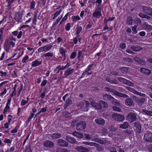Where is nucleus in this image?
<instances>
[{
	"label": "nucleus",
	"mask_w": 152,
	"mask_h": 152,
	"mask_svg": "<svg viewBox=\"0 0 152 152\" xmlns=\"http://www.w3.org/2000/svg\"><path fill=\"white\" fill-rule=\"evenodd\" d=\"M134 59L135 61L141 64L142 65H144L145 64V62L144 61H142L141 60L139 57H135L134 58Z\"/></svg>",
	"instance_id": "473e14b6"
},
{
	"label": "nucleus",
	"mask_w": 152,
	"mask_h": 152,
	"mask_svg": "<svg viewBox=\"0 0 152 152\" xmlns=\"http://www.w3.org/2000/svg\"><path fill=\"white\" fill-rule=\"evenodd\" d=\"M140 71L142 73L147 75H149L151 72L150 70L145 68H141Z\"/></svg>",
	"instance_id": "393cba45"
},
{
	"label": "nucleus",
	"mask_w": 152,
	"mask_h": 152,
	"mask_svg": "<svg viewBox=\"0 0 152 152\" xmlns=\"http://www.w3.org/2000/svg\"><path fill=\"white\" fill-rule=\"evenodd\" d=\"M28 58L29 57L28 55H26L25 57H24L22 60V62L23 63H25L26 61L28 59Z\"/></svg>",
	"instance_id": "3c124183"
},
{
	"label": "nucleus",
	"mask_w": 152,
	"mask_h": 152,
	"mask_svg": "<svg viewBox=\"0 0 152 152\" xmlns=\"http://www.w3.org/2000/svg\"><path fill=\"white\" fill-rule=\"evenodd\" d=\"M63 40L62 38L60 37H59L57 39V42L58 43H60L61 42L63 41Z\"/></svg>",
	"instance_id": "774afa93"
},
{
	"label": "nucleus",
	"mask_w": 152,
	"mask_h": 152,
	"mask_svg": "<svg viewBox=\"0 0 152 152\" xmlns=\"http://www.w3.org/2000/svg\"><path fill=\"white\" fill-rule=\"evenodd\" d=\"M85 138L87 139H90L91 137V136L88 134H85Z\"/></svg>",
	"instance_id": "e2e57ef3"
},
{
	"label": "nucleus",
	"mask_w": 152,
	"mask_h": 152,
	"mask_svg": "<svg viewBox=\"0 0 152 152\" xmlns=\"http://www.w3.org/2000/svg\"><path fill=\"white\" fill-rule=\"evenodd\" d=\"M77 53L76 52H73L72 53L70 56V58L71 59L74 58L76 56Z\"/></svg>",
	"instance_id": "603ef678"
},
{
	"label": "nucleus",
	"mask_w": 152,
	"mask_h": 152,
	"mask_svg": "<svg viewBox=\"0 0 152 152\" xmlns=\"http://www.w3.org/2000/svg\"><path fill=\"white\" fill-rule=\"evenodd\" d=\"M47 83V81L46 80H43L41 83V86H45Z\"/></svg>",
	"instance_id": "680f3d73"
},
{
	"label": "nucleus",
	"mask_w": 152,
	"mask_h": 152,
	"mask_svg": "<svg viewBox=\"0 0 152 152\" xmlns=\"http://www.w3.org/2000/svg\"><path fill=\"white\" fill-rule=\"evenodd\" d=\"M112 117L113 119L116 121L122 122L124 119V116L121 115L117 113H115L112 115Z\"/></svg>",
	"instance_id": "7ed1b4c3"
},
{
	"label": "nucleus",
	"mask_w": 152,
	"mask_h": 152,
	"mask_svg": "<svg viewBox=\"0 0 152 152\" xmlns=\"http://www.w3.org/2000/svg\"><path fill=\"white\" fill-rule=\"evenodd\" d=\"M53 56V52H48L45 54L44 56L45 57H52Z\"/></svg>",
	"instance_id": "37998d69"
},
{
	"label": "nucleus",
	"mask_w": 152,
	"mask_h": 152,
	"mask_svg": "<svg viewBox=\"0 0 152 152\" xmlns=\"http://www.w3.org/2000/svg\"><path fill=\"white\" fill-rule=\"evenodd\" d=\"M134 127L135 128V129L137 132H140L141 129V126L139 123L135 122Z\"/></svg>",
	"instance_id": "a211bd4d"
},
{
	"label": "nucleus",
	"mask_w": 152,
	"mask_h": 152,
	"mask_svg": "<svg viewBox=\"0 0 152 152\" xmlns=\"http://www.w3.org/2000/svg\"><path fill=\"white\" fill-rule=\"evenodd\" d=\"M19 128V126L18 125L16 126L11 131V133H16L18 132V130Z\"/></svg>",
	"instance_id": "ea45409f"
},
{
	"label": "nucleus",
	"mask_w": 152,
	"mask_h": 152,
	"mask_svg": "<svg viewBox=\"0 0 152 152\" xmlns=\"http://www.w3.org/2000/svg\"><path fill=\"white\" fill-rule=\"evenodd\" d=\"M17 87V85L15 84L14 87L13 88V91L11 94V96L12 97L13 96L15 95L16 94V89Z\"/></svg>",
	"instance_id": "4c0bfd02"
},
{
	"label": "nucleus",
	"mask_w": 152,
	"mask_h": 152,
	"mask_svg": "<svg viewBox=\"0 0 152 152\" xmlns=\"http://www.w3.org/2000/svg\"><path fill=\"white\" fill-rule=\"evenodd\" d=\"M131 49L132 50L135 51H140L142 49V48L138 46H135L134 45L132 46Z\"/></svg>",
	"instance_id": "4be33fe9"
},
{
	"label": "nucleus",
	"mask_w": 152,
	"mask_h": 152,
	"mask_svg": "<svg viewBox=\"0 0 152 152\" xmlns=\"http://www.w3.org/2000/svg\"><path fill=\"white\" fill-rule=\"evenodd\" d=\"M118 79L120 81L123 82L124 84L129 86L133 87L134 86V84L132 83L130 81L127 80L123 78L119 77L118 78Z\"/></svg>",
	"instance_id": "423d86ee"
},
{
	"label": "nucleus",
	"mask_w": 152,
	"mask_h": 152,
	"mask_svg": "<svg viewBox=\"0 0 152 152\" xmlns=\"http://www.w3.org/2000/svg\"><path fill=\"white\" fill-rule=\"evenodd\" d=\"M95 121L97 124L101 125L104 124L105 123L104 120L101 118L95 119Z\"/></svg>",
	"instance_id": "412c9836"
},
{
	"label": "nucleus",
	"mask_w": 152,
	"mask_h": 152,
	"mask_svg": "<svg viewBox=\"0 0 152 152\" xmlns=\"http://www.w3.org/2000/svg\"><path fill=\"white\" fill-rule=\"evenodd\" d=\"M144 138L146 141L152 142V133L150 132L146 133L144 135Z\"/></svg>",
	"instance_id": "6e6552de"
},
{
	"label": "nucleus",
	"mask_w": 152,
	"mask_h": 152,
	"mask_svg": "<svg viewBox=\"0 0 152 152\" xmlns=\"http://www.w3.org/2000/svg\"><path fill=\"white\" fill-rule=\"evenodd\" d=\"M102 15L101 12L100 11H96L93 14L94 16L96 18H99Z\"/></svg>",
	"instance_id": "bb28decb"
},
{
	"label": "nucleus",
	"mask_w": 152,
	"mask_h": 152,
	"mask_svg": "<svg viewBox=\"0 0 152 152\" xmlns=\"http://www.w3.org/2000/svg\"><path fill=\"white\" fill-rule=\"evenodd\" d=\"M128 70V68L126 67H123L121 69V70L122 71L123 73L124 72H127Z\"/></svg>",
	"instance_id": "052dcab7"
},
{
	"label": "nucleus",
	"mask_w": 152,
	"mask_h": 152,
	"mask_svg": "<svg viewBox=\"0 0 152 152\" xmlns=\"http://www.w3.org/2000/svg\"><path fill=\"white\" fill-rule=\"evenodd\" d=\"M61 10L57 11L53 15V19H55L61 13Z\"/></svg>",
	"instance_id": "a19ab883"
},
{
	"label": "nucleus",
	"mask_w": 152,
	"mask_h": 152,
	"mask_svg": "<svg viewBox=\"0 0 152 152\" xmlns=\"http://www.w3.org/2000/svg\"><path fill=\"white\" fill-rule=\"evenodd\" d=\"M43 144L44 146L47 147H51L54 145L53 143L50 140L45 141Z\"/></svg>",
	"instance_id": "dca6fc26"
},
{
	"label": "nucleus",
	"mask_w": 152,
	"mask_h": 152,
	"mask_svg": "<svg viewBox=\"0 0 152 152\" xmlns=\"http://www.w3.org/2000/svg\"><path fill=\"white\" fill-rule=\"evenodd\" d=\"M22 18V15L20 14H19L18 13H15V19L16 21L19 22Z\"/></svg>",
	"instance_id": "5701e85b"
},
{
	"label": "nucleus",
	"mask_w": 152,
	"mask_h": 152,
	"mask_svg": "<svg viewBox=\"0 0 152 152\" xmlns=\"http://www.w3.org/2000/svg\"><path fill=\"white\" fill-rule=\"evenodd\" d=\"M93 65L92 64H90L88 65L87 68L86 69L85 71H86V72L89 71L91 69V68L93 66Z\"/></svg>",
	"instance_id": "13d9d810"
},
{
	"label": "nucleus",
	"mask_w": 152,
	"mask_h": 152,
	"mask_svg": "<svg viewBox=\"0 0 152 152\" xmlns=\"http://www.w3.org/2000/svg\"><path fill=\"white\" fill-rule=\"evenodd\" d=\"M126 88L129 90L130 91L132 92L133 93L139 95L140 96H145V94H141L137 91L134 89L132 88L129 87H126Z\"/></svg>",
	"instance_id": "1a4fd4ad"
},
{
	"label": "nucleus",
	"mask_w": 152,
	"mask_h": 152,
	"mask_svg": "<svg viewBox=\"0 0 152 152\" xmlns=\"http://www.w3.org/2000/svg\"><path fill=\"white\" fill-rule=\"evenodd\" d=\"M7 90L6 88H4V89L3 91L0 94V96H3V95L6 94L7 92Z\"/></svg>",
	"instance_id": "8fccbe9b"
},
{
	"label": "nucleus",
	"mask_w": 152,
	"mask_h": 152,
	"mask_svg": "<svg viewBox=\"0 0 152 152\" xmlns=\"http://www.w3.org/2000/svg\"><path fill=\"white\" fill-rule=\"evenodd\" d=\"M72 103V100L71 99H69L66 100V104L64 105V107L65 109L67 107Z\"/></svg>",
	"instance_id": "72a5a7b5"
},
{
	"label": "nucleus",
	"mask_w": 152,
	"mask_h": 152,
	"mask_svg": "<svg viewBox=\"0 0 152 152\" xmlns=\"http://www.w3.org/2000/svg\"><path fill=\"white\" fill-rule=\"evenodd\" d=\"M132 103V99L130 98L128 99H126V104L128 106H131Z\"/></svg>",
	"instance_id": "c9c22d12"
},
{
	"label": "nucleus",
	"mask_w": 152,
	"mask_h": 152,
	"mask_svg": "<svg viewBox=\"0 0 152 152\" xmlns=\"http://www.w3.org/2000/svg\"><path fill=\"white\" fill-rule=\"evenodd\" d=\"M72 19L74 21L76 22L80 20V18L79 16H72Z\"/></svg>",
	"instance_id": "e433bc0d"
},
{
	"label": "nucleus",
	"mask_w": 152,
	"mask_h": 152,
	"mask_svg": "<svg viewBox=\"0 0 152 152\" xmlns=\"http://www.w3.org/2000/svg\"><path fill=\"white\" fill-rule=\"evenodd\" d=\"M103 99L104 100H106L108 99H110L112 101L114 100L113 98L108 94H105L103 96Z\"/></svg>",
	"instance_id": "a878e982"
},
{
	"label": "nucleus",
	"mask_w": 152,
	"mask_h": 152,
	"mask_svg": "<svg viewBox=\"0 0 152 152\" xmlns=\"http://www.w3.org/2000/svg\"><path fill=\"white\" fill-rule=\"evenodd\" d=\"M71 65V64L69 63H67L65 66H62L61 67L60 66H58L56 68V69H64L68 67Z\"/></svg>",
	"instance_id": "c85d7f7f"
},
{
	"label": "nucleus",
	"mask_w": 152,
	"mask_h": 152,
	"mask_svg": "<svg viewBox=\"0 0 152 152\" xmlns=\"http://www.w3.org/2000/svg\"><path fill=\"white\" fill-rule=\"evenodd\" d=\"M70 28H71V24L69 23H68L66 24V27H65L66 30L67 31H69L70 30Z\"/></svg>",
	"instance_id": "49530a36"
},
{
	"label": "nucleus",
	"mask_w": 152,
	"mask_h": 152,
	"mask_svg": "<svg viewBox=\"0 0 152 152\" xmlns=\"http://www.w3.org/2000/svg\"><path fill=\"white\" fill-rule=\"evenodd\" d=\"M15 0H6V1L8 2L9 3V4L8 5V9H10V8L9 7H10V4L14 1H15Z\"/></svg>",
	"instance_id": "5fc2aeb1"
},
{
	"label": "nucleus",
	"mask_w": 152,
	"mask_h": 152,
	"mask_svg": "<svg viewBox=\"0 0 152 152\" xmlns=\"http://www.w3.org/2000/svg\"><path fill=\"white\" fill-rule=\"evenodd\" d=\"M142 26L147 32H150L152 30L151 26L149 25L147 23H145Z\"/></svg>",
	"instance_id": "f8f14e48"
},
{
	"label": "nucleus",
	"mask_w": 152,
	"mask_h": 152,
	"mask_svg": "<svg viewBox=\"0 0 152 152\" xmlns=\"http://www.w3.org/2000/svg\"><path fill=\"white\" fill-rule=\"evenodd\" d=\"M83 143L85 144L86 145H89L90 146H97L98 145L95 142H83Z\"/></svg>",
	"instance_id": "cd10ccee"
},
{
	"label": "nucleus",
	"mask_w": 152,
	"mask_h": 152,
	"mask_svg": "<svg viewBox=\"0 0 152 152\" xmlns=\"http://www.w3.org/2000/svg\"><path fill=\"white\" fill-rule=\"evenodd\" d=\"M12 101L11 98L8 99L7 100V103L6 104V106L4 108L3 111V113H5L9 111L10 109V103Z\"/></svg>",
	"instance_id": "9d476101"
},
{
	"label": "nucleus",
	"mask_w": 152,
	"mask_h": 152,
	"mask_svg": "<svg viewBox=\"0 0 152 152\" xmlns=\"http://www.w3.org/2000/svg\"><path fill=\"white\" fill-rule=\"evenodd\" d=\"M66 139L69 143L72 144L76 143L77 142V141L75 139L69 136H66Z\"/></svg>",
	"instance_id": "2eb2a0df"
},
{
	"label": "nucleus",
	"mask_w": 152,
	"mask_h": 152,
	"mask_svg": "<svg viewBox=\"0 0 152 152\" xmlns=\"http://www.w3.org/2000/svg\"><path fill=\"white\" fill-rule=\"evenodd\" d=\"M27 101H26L24 99H22L21 100V105L22 106H24L25 105H26L28 102V101L29 99V98L28 97L27 98Z\"/></svg>",
	"instance_id": "58836bf2"
},
{
	"label": "nucleus",
	"mask_w": 152,
	"mask_h": 152,
	"mask_svg": "<svg viewBox=\"0 0 152 152\" xmlns=\"http://www.w3.org/2000/svg\"><path fill=\"white\" fill-rule=\"evenodd\" d=\"M73 72V70L70 69H67L64 73V76L66 77H67L68 76L70 75Z\"/></svg>",
	"instance_id": "b1692460"
},
{
	"label": "nucleus",
	"mask_w": 152,
	"mask_h": 152,
	"mask_svg": "<svg viewBox=\"0 0 152 152\" xmlns=\"http://www.w3.org/2000/svg\"><path fill=\"white\" fill-rule=\"evenodd\" d=\"M52 46L51 45H48L41 47L38 49L39 53H41L43 51L47 52L51 49Z\"/></svg>",
	"instance_id": "20e7f679"
},
{
	"label": "nucleus",
	"mask_w": 152,
	"mask_h": 152,
	"mask_svg": "<svg viewBox=\"0 0 152 152\" xmlns=\"http://www.w3.org/2000/svg\"><path fill=\"white\" fill-rule=\"evenodd\" d=\"M101 132L103 134V135H105L107 134V129L105 128H104L102 130Z\"/></svg>",
	"instance_id": "864d4df0"
},
{
	"label": "nucleus",
	"mask_w": 152,
	"mask_h": 152,
	"mask_svg": "<svg viewBox=\"0 0 152 152\" xmlns=\"http://www.w3.org/2000/svg\"><path fill=\"white\" fill-rule=\"evenodd\" d=\"M42 63L41 61H39L37 60H35L32 62L31 66L35 67L40 65Z\"/></svg>",
	"instance_id": "aec40b11"
},
{
	"label": "nucleus",
	"mask_w": 152,
	"mask_h": 152,
	"mask_svg": "<svg viewBox=\"0 0 152 152\" xmlns=\"http://www.w3.org/2000/svg\"><path fill=\"white\" fill-rule=\"evenodd\" d=\"M109 129L111 131H115L116 130V129L114 128L113 126H110Z\"/></svg>",
	"instance_id": "338daca9"
},
{
	"label": "nucleus",
	"mask_w": 152,
	"mask_h": 152,
	"mask_svg": "<svg viewBox=\"0 0 152 152\" xmlns=\"http://www.w3.org/2000/svg\"><path fill=\"white\" fill-rule=\"evenodd\" d=\"M113 109L114 111H115L118 112L120 111V108L116 106H114L113 107Z\"/></svg>",
	"instance_id": "4d7b16f0"
},
{
	"label": "nucleus",
	"mask_w": 152,
	"mask_h": 152,
	"mask_svg": "<svg viewBox=\"0 0 152 152\" xmlns=\"http://www.w3.org/2000/svg\"><path fill=\"white\" fill-rule=\"evenodd\" d=\"M92 73V72L91 71L90 72H86V71H85V72H83L82 75L83 76V75H90Z\"/></svg>",
	"instance_id": "0e129e2a"
},
{
	"label": "nucleus",
	"mask_w": 152,
	"mask_h": 152,
	"mask_svg": "<svg viewBox=\"0 0 152 152\" xmlns=\"http://www.w3.org/2000/svg\"><path fill=\"white\" fill-rule=\"evenodd\" d=\"M57 143L59 145L63 147H66L69 145V143L66 141L62 139H59Z\"/></svg>",
	"instance_id": "9b49d317"
},
{
	"label": "nucleus",
	"mask_w": 152,
	"mask_h": 152,
	"mask_svg": "<svg viewBox=\"0 0 152 152\" xmlns=\"http://www.w3.org/2000/svg\"><path fill=\"white\" fill-rule=\"evenodd\" d=\"M61 134L59 133L53 134L51 135V137L53 139L58 138L60 137Z\"/></svg>",
	"instance_id": "f704fd0d"
},
{
	"label": "nucleus",
	"mask_w": 152,
	"mask_h": 152,
	"mask_svg": "<svg viewBox=\"0 0 152 152\" xmlns=\"http://www.w3.org/2000/svg\"><path fill=\"white\" fill-rule=\"evenodd\" d=\"M113 93L116 95L122 97H124L127 98L128 97V96L126 94H122L121 93L118 92L114 91H113Z\"/></svg>",
	"instance_id": "6ab92c4d"
},
{
	"label": "nucleus",
	"mask_w": 152,
	"mask_h": 152,
	"mask_svg": "<svg viewBox=\"0 0 152 152\" xmlns=\"http://www.w3.org/2000/svg\"><path fill=\"white\" fill-rule=\"evenodd\" d=\"M129 126L128 123L126 122H125L124 123L120 125L119 127L122 129H126Z\"/></svg>",
	"instance_id": "c756f323"
},
{
	"label": "nucleus",
	"mask_w": 152,
	"mask_h": 152,
	"mask_svg": "<svg viewBox=\"0 0 152 152\" xmlns=\"http://www.w3.org/2000/svg\"><path fill=\"white\" fill-rule=\"evenodd\" d=\"M127 118L129 121L131 122H132L136 120L137 115L136 114L131 113L128 114Z\"/></svg>",
	"instance_id": "39448f33"
},
{
	"label": "nucleus",
	"mask_w": 152,
	"mask_h": 152,
	"mask_svg": "<svg viewBox=\"0 0 152 152\" xmlns=\"http://www.w3.org/2000/svg\"><path fill=\"white\" fill-rule=\"evenodd\" d=\"M99 103V104L94 102H91V104L93 107H95L96 109H100L102 107L105 108L107 106V104L103 101H100Z\"/></svg>",
	"instance_id": "f03ea898"
},
{
	"label": "nucleus",
	"mask_w": 152,
	"mask_h": 152,
	"mask_svg": "<svg viewBox=\"0 0 152 152\" xmlns=\"http://www.w3.org/2000/svg\"><path fill=\"white\" fill-rule=\"evenodd\" d=\"M76 129L78 130H81L84 129L86 127V125L84 122L82 121L78 123L76 126Z\"/></svg>",
	"instance_id": "0eeeda50"
},
{
	"label": "nucleus",
	"mask_w": 152,
	"mask_h": 152,
	"mask_svg": "<svg viewBox=\"0 0 152 152\" xmlns=\"http://www.w3.org/2000/svg\"><path fill=\"white\" fill-rule=\"evenodd\" d=\"M72 134L73 136L79 138H82L83 137V135L82 134L76 131L73 132Z\"/></svg>",
	"instance_id": "f3484780"
},
{
	"label": "nucleus",
	"mask_w": 152,
	"mask_h": 152,
	"mask_svg": "<svg viewBox=\"0 0 152 152\" xmlns=\"http://www.w3.org/2000/svg\"><path fill=\"white\" fill-rule=\"evenodd\" d=\"M33 23L34 24H36L37 21V19L36 16L34 15L32 20Z\"/></svg>",
	"instance_id": "69168bd1"
},
{
	"label": "nucleus",
	"mask_w": 152,
	"mask_h": 152,
	"mask_svg": "<svg viewBox=\"0 0 152 152\" xmlns=\"http://www.w3.org/2000/svg\"><path fill=\"white\" fill-rule=\"evenodd\" d=\"M15 43L13 42L7 40L4 43V49L6 51L8 52L12 48L14 47Z\"/></svg>",
	"instance_id": "f257e3e1"
},
{
	"label": "nucleus",
	"mask_w": 152,
	"mask_h": 152,
	"mask_svg": "<svg viewBox=\"0 0 152 152\" xmlns=\"http://www.w3.org/2000/svg\"><path fill=\"white\" fill-rule=\"evenodd\" d=\"M139 16L140 17L142 18H146L147 19L149 18V17L148 16H147L146 15L141 13H140L139 14Z\"/></svg>",
	"instance_id": "de8ad7c7"
},
{
	"label": "nucleus",
	"mask_w": 152,
	"mask_h": 152,
	"mask_svg": "<svg viewBox=\"0 0 152 152\" xmlns=\"http://www.w3.org/2000/svg\"><path fill=\"white\" fill-rule=\"evenodd\" d=\"M106 80L111 83H113L114 84H117V82L116 80H113L109 78H107Z\"/></svg>",
	"instance_id": "79ce46f5"
},
{
	"label": "nucleus",
	"mask_w": 152,
	"mask_h": 152,
	"mask_svg": "<svg viewBox=\"0 0 152 152\" xmlns=\"http://www.w3.org/2000/svg\"><path fill=\"white\" fill-rule=\"evenodd\" d=\"M127 23L129 25H131L132 23V20L131 18L128 17L127 19Z\"/></svg>",
	"instance_id": "c03bdc74"
},
{
	"label": "nucleus",
	"mask_w": 152,
	"mask_h": 152,
	"mask_svg": "<svg viewBox=\"0 0 152 152\" xmlns=\"http://www.w3.org/2000/svg\"><path fill=\"white\" fill-rule=\"evenodd\" d=\"M47 110V109L45 108H42L40 111L37 113V114H38L42 113H44Z\"/></svg>",
	"instance_id": "bf43d9fd"
},
{
	"label": "nucleus",
	"mask_w": 152,
	"mask_h": 152,
	"mask_svg": "<svg viewBox=\"0 0 152 152\" xmlns=\"http://www.w3.org/2000/svg\"><path fill=\"white\" fill-rule=\"evenodd\" d=\"M75 149L78 151L80 152H88V150L84 147L81 146H78L75 148Z\"/></svg>",
	"instance_id": "4468645a"
},
{
	"label": "nucleus",
	"mask_w": 152,
	"mask_h": 152,
	"mask_svg": "<svg viewBox=\"0 0 152 152\" xmlns=\"http://www.w3.org/2000/svg\"><path fill=\"white\" fill-rule=\"evenodd\" d=\"M59 51L63 56V58L62 59L61 61H65L66 58L65 55V53L66 52V51H65L63 47L60 48L59 50Z\"/></svg>",
	"instance_id": "ddd939ff"
},
{
	"label": "nucleus",
	"mask_w": 152,
	"mask_h": 152,
	"mask_svg": "<svg viewBox=\"0 0 152 152\" xmlns=\"http://www.w3.org/2000/svg\"><path fill=\"white\" fill-rule=\"evenodd\" d=\"M143 114H145L148 115H152V112L148 111L147 110L143 109L142 112H141Z\"/></svg>",
	"instance_id": "7c9ffc66"
},
{
	"label": "nucleus",
	"mask_w": 152,
	"mask_h": 152,
	"mask_svg": "<svg viewBox=\"0 0 152 152\" xmlns=\"http://www.w3.org/2000/svg\"><path fill=\"white\" fill-rule=\"evenodd\" d=\"M137 26H134L132 27V30L133 31V33L136 34L137 32Z\"/></svg>",
	"instance_id": "09e8293b"
},
{
	"label": "nucleus",
	"mask_w": 152,
	"mask_h": 152,
	"mask_svg": "<svg viewBox=\"0 0 152 152\" xmlns=\"http://www.w3.org/2000/svg\"><path fill=\"white\" fill-rule=\"evenodd\" d=\"M77 37H79L80 36V33L82 30V27L81 26H79L77 28Z\"/></svg>",
	"instance_id": "2f4dec72"
},
{
	"label": "nucleus",
	"mask_w": 152,
	"mask_h": 152,
	"mask_svg": "<svg viewBox=\"0 0 152 152\" xmlns=\"http://www.w3.org/2000/svg\"><path fill=\"white\" fill-rule=\"evenodd\" d=\"M120 47L122 49H124L126 47V44L124 43H122L120 44Z\"/></svg>",
	"instance_id": "6e6d98bb"
},
{
	"label": "nucleus",
	"mask_w": 152,
	"mask_h": 152,
	"mask_svg": "<svg viewBox=\"0 0 152 152\" xmlns=\"http://www.w3.org/2000/svg\"><path fill=\"white\" fill-rule=\"evenodd\" d=\"M36 4L35 2L34 1H32L31 3L30 4V7L31 9H34V7H35Z\"/></svg>",
	"instance_id": "a18cd8bd"
}]
</instances>
